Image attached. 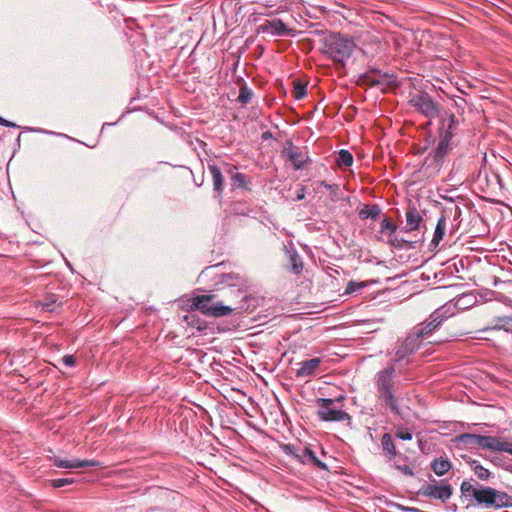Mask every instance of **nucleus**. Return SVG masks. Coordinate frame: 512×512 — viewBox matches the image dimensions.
Returning a JSON list of instances; mask_svg holds the SVG:
<instances>
[{
    "label": "nucleus",
    "mask_w": 512,
    "mask_h": 512,
    "mask_svg": "<svg viewBox=\"0 0 512 512\" xmlns=\"http://www.w3.org/2000/svg\"><path fill=\"white\" fill-rule=\"evenodd\" d=\"M491 328L510 332L512 330V318L509 316L496 317Z\"/></svg>",
    "instance_id": "27"
},
{
    "label": "nucleus",
    "mask_w": 512,
    "mask_h": 512,
    "mask_svg": "<svg viewBox=\"0 0 512 512\" xmlns=\"http://www.w3.org/2000/svg\"><path fill=\"white\" fill-rule=\"evenodd\" d=\"M439 137L440 140H446V142L452 143L451 140L454 137V135H452L451 132H444L439 130Z\"/></svg>",
    "instance_id": "45"
},
{
    "label": "nucleus",
    "mask_w": 512,
    "mask_h": 512,
    "mask_svg": "<svg viewBox=\"0 0 512 512\" xmlns=\"http://www.w3.org/2000/svg\"><path fill=\"white\" fill-rule=\"evenodd\" d=\"M478 435L471 433H464L459 436V441L469 447H477Z\"/></svg>",
    "instance_id": "37"
},
{
    "label": "nucleus",
    "mask_w": 512,
    "mask_h": 512,
    "mask_svg": "<svg viewBox=\"0 0 512 512\" xmlns=\"http://www.w3.org/2000/svg\"><path fill=\"white\" fill-rule=\"evenodd\" d=\"M441 316L439 313H431L429 318L422 323L417 324L412 329L420 336L422 340L429 338L434 331L441 325Z\"/></svg>",
    "instance_id": "10"
},
{
    "label": "nucleus",
    "mask_w": 512,
    "mask_h": 512,
    "mask_svg": "<svg viewBox=\"0 0 512 512\" xmlns=\"http://www.w3.org/2000/svg\"><path fill=\"white\" fill-rule=\"evenodd\" d=\"M62 361L63 363L66 365V366H69V367H73L75 366L76 364V359L73 355H65L63 358H62Z\"/></svg>",
    "instance_id": "44"
},
{
    "label": "nucleus",
    "mask_w": 512,
    "mask_h": 512,
    "mask_svg": "<svg viewBox=\"0 0 512 512\" xmlns=\"http://www.w3.org/2000/svg\"><path fill=\"white\" fill-rule=\"evenodd\" d=\"M307 94V85L301 80L296 79L293 81V97L296 100L304 98Z\"/></svg>",
    "instance_id": "28"
},
{
    "label": "nucleus",
    "mask_w": 512,
    "mask_h": 512,
    "mask_svg": "<svg viewBox=\"0 0 512 512\" xmlns=\"http://www.w3.org/2000/svg\"><path fill=\"white\" fill-rule=\"evenodd\" d=\"M50 460L55 467L62 469H78L87 467H97L100 465L99 462L95 460H65L60 458L59 456H53L50 458Z\"/></svg>",
    "instance_id": "11"
},
{
    "label": "nucleus",
    "mask_w": 512,
    "mask_h": 512,
    "mask_svg": "<svg viewBox=\"0 0 512 512\" xmlns=\"http://www.w3.org/2000/svg\"><path fill=\"white\" fill-rule=\"evenodd\" d=\"M388 243L397 249L409 248L411 246L410 240L400 238L398 236H390L388 239Z\"/></svg>",
    "instance_id": "32"
},
{
    "label": "nucleus",
    "mask_w": 512,
    "mask_h": 512,
    "mask_svg": "<svg viewBox=\"0 0 512 512\" xmlns=\"http://www.w3.org/2000/svg\"><path fill=\"white\" fill-rule=\"evenodd\" d=\"M262 137L264 139H268V138L272 137V134H271V132L267 131V132L263 133Z\"/></svg>",
    "instance_id": "52"
},
{
    "label": "nucleus",
    "mask_w": 512,
    "mask_h": 512,
    "mask_svg": "<svg viewBox=\"0 0 512 512\" xmlns=\"http://www.w3.org/2000/svg\"><path fill=\"white\" fill-rule=\"evenodd\" d=\"M380 214H381V209H380V207L377 204L365 205L359 211V217L362 220H365V219L376 220L379 217Z\"/></svg>",
    "instance_id": "24"
},
{
    "label": "nucleus",
    "mask_w": 512,
    "mask_h": 512,
    "mask_svg": "<svg viewBox=\"0 0 512 512\" xmlns=\"http://www.w3.org/2000/svg\"><path fill=\"white\" fill-rule=\"evenodd\" d=\"M319 186H322L330 191L332 201H338L340 199L339 192L340 187L338 184H329L325 181L317 182Z\"/></svg>",
    "instance_id": "31"
},
{
    "label": "nucleus",
    "mask_w": 512,
    "mask_h": 512,
    "mask_svg": "<svg viewBox=\"0 0 512 512\" xmlns=\"http://www.w3.org/2000/svg\"><path fill=\"white\" fill-rule=\"evenodd\" d=\"M282 452L288 456H291L293 458L296 459L297 457V454L299 452V449L297 446L293 445V444H282L280 446Z\"/></svg>",
    "instance_id": "40"
},
{
    "label": "nucleus",
    "mask_w": 512,
    "mask_h": 512,
    "mask_svg": "<svg viewBox=\"0 0 512 512\" xmlns=\"http://www.w3.org/2000/svg\"><path fill=\"white\" fill-rule=\"evenodd\" d=\"M340 167H350L353 164V156L348 150H340L336 159Z\"/></svg>",
    "instance_id": "29"
},
{
    "label": "nucleus",
    "mask_w": 512,
    "mask_h": 512,
    "mask_svg": "<svg viewBox=\"0 0 512 512\" xmlns=\"http://www.w3.org/2000/svg\"><path fill=\"white\" fill-rule=\"evenodd\" d=\"M433 313H439V316H441V323H443L455 314V305L445 304L436 309Z\"/></svg>",
    "instance_id": "30"
},
{
    "label": "nucleus",
    "mask_w": 512,
    "mask_h": 512,
    "mask_svg": "<svg viewBox=\"0 0 512 512\" xmlns=\"http://www.w3.org/2000/svg\"><path fill=\"white\" fill-rule=\"evenodd\" d=\"M304 197H305V191H304V188L302 187L300 189V192H298L296 199L298 201H300V200L304 199Z\"/></svg>",
    "instance_id": "50"
},
{
    "label": "nucleus",
    "mask_w": 512,
    "mask_h": 512,
    "mask_svg": "<svg viewBox=\"0 0 512 512\" xmlns=\"http://www.w3.org/2000/svg\"><path fill=\"white\" fill-rule=\"evenodd\" d=\"M445 229H446V218L444 215H442L437 221L435 231H434V236L431 241V245H433L434 247L438 246V244L440 243V241L443 239V237L445 235Z\"/></svg>",
    "instance_id": "26"
},
{
    "label": "nucleus",
    "mask_w": 512,
    "mask_h": 512,
    "mask_svg": "<svg viewBox=\"0 0 512 512\" xmlns=\"http://www.w3.org/2000/svg\"><path fill=\"white\" fill-rule=\"evenodd\" d=\"M0 125L5 127H17V125L13 122H10L0 116Z\"/></svg>",
    "instance_id": "48"
},
{
    "label": "nucleus",
    "mask_w": 512,
    "mask_h": 512,
    "mask_svg": "<svg viewBox=\"0 0 512 512\" xmlns=\"http://www.w3.org/2000/svg\"><path fill=\"white\" fill-rule=\"evenodd\" d=\"M401 458H402L405 462H407V461H408V457H407V456H402Z\"/></svg>",
    "instance_id": "54"
},
{
    "label": "nucleus",
    "mask_w": 512,
    "mask_h": 512,
    "mask_svg": "<svg viewBox=\"0 0 512 512\" xmlns=\"http://www.w3.org/2000/svg\"><path fill=\"white\" fill-rule=\"evenodd\" d=\"M395 82L393 74L382 72L376 68H371L364 74L360 75L358 84L369 86L391 85Z\"/></svg>",
    "instance_id": "8"
},
{
    "label": "nucleus",
    "mask_w": 512,
    "mask_h": 512,
    "mask_svg": "<svg viewBox=\"0 0 512 512\" xmlns=\"http://www.w3.org/2000/svg\"><path fill=\"white\" fill-rule=\"evenodd\" d=\"M405 232H412L416 230H426V225L423 222V218L420 214V212L414 207L409 206L405 213Z\"/></svg>",
    "instance_id": "13"
},
{
    "label": "nucleus",
    "mask_w": 512,
    "mask_h": 512,
    "mask_svg": "<svg viewBox=\"0 0 512 512\" xmlns=\"http://www.w3.org/2000/svg\"><path fill=\"white\" fill-rule=\"evenodd\" d=\"M343 396L335 399L318 398L316 400L317 416L320 420L325 422H343L350 420V415L342 409Z\"/></svg>",
    "instance_id": "3"
},
{
    "label": "nucleus",
    "mask_w": 512,
    "mask_h": 512,
    "mask_svg": "<svg viewBox=\"0 0 512 512\" xmlns=\"http://www.w3.org/2000/svg\"><path fill=\"white\" fill-rule=\"evenodd\" d=\"M53 303H54V301H52V302L47 301V302L42 303V309L44 311H48V312L53 311Z\"/></svg>",
    "instance_id": "49"
},
{
    "label": "nucleus",
    "mask_w": 512,
    "mask_h": 512,
    "mask_svg": "<svg viewBox=\"0 0 512 512\" xmlns=\"http://www.w3.org/2000/svg\"><path fill=\"white\" fill-rule=\"evenodd\" d=\"M321 362V358L318 357L302 361L300 363V368L296 370L295 376L297 378H306L314 375Z\"/></svg>",
    "instance_id": "16"
},
{
    "label": "nucleus",
    "mask_w": 512,
    "mask_h": 512,
    "mask_svg": "<svg viewBox=\"0 0 512 512\" xmlns=\"http://www.w3.org/2000/svg\"><path fill=\"white\" fill-rule=\"evenodd\" d=\"M287 156L296 170L301 169L309 159L305 148H299L291 143L287 148Z\"/></svg>",
    "instance_id": "15"
},
{
    "label": "nucleus",
    "mask_w": 512,
    "mask_h": 512,
    "mask_svg": "<svg viewBox=\"0 0 512 512\" xmlns=\"http://www.w3.org/2000/svg\"><path fill=\"white\" fill-rule=\"evenodd\" d=\"M75 481L72 478H58L49 480V484L53 488H60L66 485L73 484Z\"/></svg>",
    "instance_id": "39"
},
{
    "label": "nucleus",
    "mask_w": 512,
    "mask_h": 512,
    "mask_svg": "<svg viewBox=\"0 0 512 512\" xmlns=\"http://www.w3.org/2000/svg\"><path fill=\"white\" fill-rule=\"evenodd\" d=\"M417 494L418 496L446 503L453 494V488L447 480L438 481L432 478L428 482L422 484Z\"/></svg>",
    "instance_id": "4"
},
{
    "label": "nucleus",
    "mask_w": 512,
    "mask_h": 512,
    "mask_svg": "<svg viewBox=\"0 0 512 512\" xmlns=\"http://www.w3.org/2000/svg\"><path fill=\"white\" fill-rule=\"evenodd\" d=\"M365 287H366V283H364V282L349 281L346 286L344 294L350 295L355 292L361 291Z\"/></svg>",
    "instance_id": "38"
},
{
    "label": "nucleus",
    "mask_w": 512,
    "mask_h": 512,
    "mask_svg": "<svg viewBox=\"0 0 512 512\" xmlns=\"http://www.w3.org/2000/svg\"><path fill=\"white\" fill-rule=\"evenodd\" d=\"M409 103L419 113L430 120L442 114L440 104L425 91H419L412 95Z\"/></svg>",
    "instance_id": "6"
},
{
    "label": "nucleus",
    "mask_w": 512,
    "mask_h": 512,
    "mask_svg": "<svg viewBox=\"0 0 512 512\" xmlns=\"http://www.w3.org/2000/svg\"><path fill=\"white\" fill-rule=\"evenodd\" d=\"M439 117L441 123L439 130L444 132H451L452 135H455L458 124L455 115L453 113H444Z\"/></svg>",
    "instance_id": "21"
},
{
    "label": "nucleus",
    "mask_w": 512,
    "mask_h": 512,
    "mask_svg": "<svg viewBox=\"0 0 512 512\" xmlns=\"http://www.w3.org/2000/svg\"><path fill=\"white\" fill-rule=\"evenodd\" d=\"M208 170L212 176L213 190L218 197H221L224 190V177L221 169L215 164H208Z\"/></svg>",
    "instance_id": "17"
},
{
    "label": "nucleus",
    "mask_w": 512,
    "mask_h": 512,
    "mask_svg": "<svg viewBox=\"0 0 512 512\" xmlns=\"http://www.w3.org/2000/svg\"><path fill=\"white\" fill-rule=\"evenodd\" d=\"M215 295H199L193 298L191 307L201 311L203 314L212 317H221L231 314L236 308L223 305L221 302L212 303L215 299Z\"/></svg>",
    "instance_id": "5"
},
{
    "label": "nucleus",
    "mask_w": 512,
    "mask_h": 512,
    "mask_svg": "<svg viewBox=\"0 0 512 512\" xmlns=\"http://www.w3.org/2000/svg\"><path fill=\"white\" fill-rule=\"evenodd\" d=\"M481 486L479 483L475 485L471 484L468 481H463L461 484V493L464 497L470 498V500H476L477 493H479Z\"/></svg>",
    "instance_id": "25"
},
{
    "label": "nucleus",
    "mask_w": 512,
    "mask_h": 512,
    "mask_svg": "<svg viewBox=\"0 0 512 512\" xmlns=\"http://www.w3.org/2000/svg\"><path fill=\"white\" fill-rule=\"evenodd\" d=\"M381 449L382 453L387 459V461H393L395 460L398 452L396 449V446L394 444V441L392 439L391 434L384 433L381 438Z\"/></svg>",
    "instance_id": "19"
},
{
    "label": "nucleus",
    "mask_w": 512,
    "mask_h": 512,
    "mask_svg": "<svg viewBox=\"0 0 512 512\" xmlns=\"http://www.w3.org/2000/svg\"><path fill=\"white\" fill-rule=\"evenodd\" d=\"M466 297H467V296H464V297H462L461 299H458L457 304H459V302H461V300H462V299H464V298H466Z\"/></svg>",
    "instance_id": "55"
},
{
    "label": "nucleus",
    "mask_w": 512,
    "mask_h": 512,
    "mask_svg": "<svg viewBox=\"0 0 512 512\" xmlns=\"http://www.w3.org/2000/svg\"><path fill=\"white\" fill-rule=\"evenodd\" d=\"M397 231V226L391 222L389 218H384L381 222V230L382 234H388V236H393Z\"/></svg>",
    "instance_id": "33"
},
{
    "label": "nucleus",
    "mask_w": 512,
    "mask_h": 512,
    "mask_svg": "<svg viewBox=\"0 0 512 512\" xmlns=\"http://www.w3.org/2000/svg\"><path fill=\"white\" fill-rule=\"evenodd\" d=\"M452 150V143L446 142V140H440L436 149L434 150V161L438 164H442L444 162L447 154Z\"/></svg>",
    "instance_id": "22"
},
{
    "label": "nucleus",
    "mask_w": 512,
    "mask_h": 512,
    "mask_svg": "<svg viewBox=\"0 0 512 512\" xmlns=\"http://www.w3.org/2000/svg\"><path fill=\"white\" fill-rule=\"evenodd\" d=\"M234 280H239L237 274H221L218 283L225 284L227 286H235L236 284L233 282Z\"/></svg>",
    "instance_id": "41"
},
{
    "label": "nucleus",
    "mask_w": 512,
    "mask_h": 512,
    "mask_svg": "<svg viewBox=\"0 0 512 512\" xmlns=\"http://www.w3.org/2000/svg\"><path fill=\"white\" fill-rule=\"evenodd\" d=\"M216 267L217 266L207 267L205 270L202 271L201 276L207 274L208 272H210L211 270L215 269Z\"/></svg>",
    "instance_id": "51"
},
{
    "label": "nucleus",
    "mask_w": 512,
    "mask_h": 512,
    "mask_svg": "<svg viewBox=\"0 0 512 512\" xmlns=\"http://www.w3.org/2000/svg\"><path fill=\"white\" fill-rule=\"evenodd\" d=\"M395 435L397 438L405 441L412 440L413 434L406 428L398 427L395 431Z\"/></svg>",
    "instance_id": "42"
},
{
    "label": "nucleus",
    "mask_w": 512,
    "mask_h": 512,
    "mask_svg": "<svg viewBox=\"0 0 512 512\" xmlns=\"http://www.w3.org/2000/svg\"><path fill=\"white\" fill-rule=\"evenodd\" d=\"M258 32L271 33L275 36H294V30L286 26V24L278 18L266 20L258 26Z\"/></svg>",
    "instance_id": "9"
},
{
    "label": "nucleus",
    "mask_w": 512,
    "mask_h": 512,
    "mask_svg": "<svg viewBox=\"0 0 512 512\" xmlns=\"http://www.w3.org/2000/svg\"><path fill=\"white\" fill-rule=\"evenodd\" d=\"M493 176H494V178L497 180V182L499 183V185L501 186V185H502V183H501V178L499 177V175L494 174Z\"/></svg>",
    "instance_id": "53"
},
{
    "label": "nucleus",
    "mask_w": 512,
    "mask_h": 512,
    "mask_svg": "<svg viewBox=\"0 0 512 512\" xmlns=\"http://www.w3.org/2000/svg\"><path fill=\"white\" fill-rule=\"evenodd\" d=\"M226 173L231 176V187L232 189H245L250 190L251 179L243 173L237 172V167L229 164H225Z\"/></svg>",
    "instance_id": "14"
},
{
    "label": "nucleus",
    "mask_w": 512,
    "mask_h": 512,
    "mask_svg": "<svg viewBox=\"0 0 512 512\" xmlns=\"http://www.w3.org/2000/svg\"><path fill=\"white\" fill-rule=\"evenodd\" d=\"M296 460L302 464H307V455L305 454V448L302 450L299 449Z\"/></svg>",
    "instance_id": "46"
},
{
    "label": "nucleus",
    "mask_w": 512,
    "mask_h": 512,
    "mask_svg": "<svg viewBox=\"0 0 512 512\" xmlns=\"http://www.w3.org/2000/svg\"><path fill=\"white\" fill-rule=\"evenodd\" d=\"M512 497L504 492H499L491 487L481 486L477 493L476 503L484 505L487 508H501L512 505Z\"/></svg>",
    "instance_id": "7"
},
{
    "label": "nucleus",
    "mask_w": 512,
    "mask_h": 512,
    "mask_svg": "<svg viewBox=\"0 0 512 512\" xmlns=\"http://www.w3.org/2000/svg\"><path fill=\"white\" fill-rule=\"evenodd\" d=\"M476 181L478 183H482L483 181H488V178H487V172L486 171H480L477 178H476Z\"/></svg>",
    "instance_id": "47"
},
{
    "label": "nucleus",
    "mask_w": 512,
    "mask_h": 512,
    "mask_svg": "<svg viewBox=\"0 0 512 512\" xmlns=\"http://www.w3.org/2000/svg\"><path fill=\"white\" fill-rule=\"evenodd\" d=\"M322 44V53L341 66L345 65L356 47L352 38L341 33H329L323 38Z\"/></svg>",
    "instance_id": "2"
},
{
    "label": "nucleus",
    "mask_w": 512,
    "mask_h": 512,
    "mask_svg": "<svg viewBox=\"0 0 512 512\" xmlns=\"http://www.w3.org/2000/svg\"><path fill=\"white\" fill-rule=\"evenodd\" d=\"M423 340L413 330L408 333L406 338L400 343L395 352L391 363L384 369L378 371L374 377L376 388V397L379 405L390 410L394 415H400L399 396L395 388V363L403 361L408 356L414 354L421 346Z\"/></svg>",
    "instance_id": "1"
},
{
    "label": "nucleus",
    "mask_w": 512,
    "mask_h": 512,
    "mask_svg": "<svg viewBox=\"0 0 512 512\" xmlns=\"http://www.w3.org/2000/svg\"><path fill=\"white\" fill-rule=\"evenodd\" d=\"M305 454L307 455V463H311L314 466L322 468V469L327 468L326 464H324L317 458V456L315 455V453L313 452V450L311 448L305 447Z\"/></svg>",
    "instance_id": "35"
},
{
    "label": "nucleus",
    "mask_w": 512,
    "mask_h": 512,
    "mask_svg": "<svg viewBox=\"0 0 512 512\" xmlns=\"http://www.w3.org/2000/svg\"><path fill=\"white\" fill-rule=\"evenodd\" d=\"M493 284L497 290L493 291L495 298L505 304L510 302L509 295H506V288L510 287V280H502L499 276H493Z\"/></svg>",
    "instance_id": "18"
},
{
    "label": "nucleus",
    "mask_w": 512,
    "mask_h": 512,
    "mask_svg": "<svg viewBox=\"0 0 512 512\" xmlns=\"http://www.w3.org/2000/svg\"><path fill=\"white\" fill-rule=\"evenodd\" d=\"M252 96H253V92L250 88H248L246 85H243L240 87L238 101L241 104H243V105L248 104L251 101Z\"/></svg>",
    "instance_id": "34"
},
{
    "label": "nucleus",
    "mask_w": 512,
    "mask_h": 512,
    "mask_svg": "<svg viewBox=\"0 0 512 512\" xmlns=\"http://www.w3.org/2000/svg\"><path fill=\"white\" fill-rule=\"evenodd\" d=\"M394 467L405 476H414V470L408 464H399L398 462H395Z\"/></svg>",
    "instance_id": "43"
},
{
    "label": "nucleus",
    "mask_w": 512,
    "mask_h": 512,
    "mask_svg": "<svg viewBox=\"0 0 512 512\" xmlns=\"http://www.w3.org/2000/svg\"><path fill=\"white\" fill-rule=\"evenodd\" d=\"M286 252L289 256V271L295 275L302 273L304 264L301 256L294 247L286 248Z\"/></svg>",
    "instance_id": "20"
},
{
    "label": "nucleus",
    "mask_w": 512,
    "mask_h": 512,
    "mask_svg": "<svg viewBox=\"0 0 512 512\" xmlns=\"http://www.w3.org/2000/svg\"><path fill=\"white\" fill-rule=\"evenodd\" d=\"M471 467L479 479L487 480L489 478L490 472L481 466L477 461H473L471 463Z\"/></svg>",
    "instance_id": "36"
},
{
    "label": "nucleus",
    "mask_w": 512,
    "mask_h": 512,
    "mask_svg": "<svg viewBox=\"0 0 512 512\" xmlns=\"http://www.w3.org/2000/svg\"><path fill=\"white\" fill-rule=\"evenodd\" d=\"M431 468L437 476H444L452 468V464L447 458L439 457L432 461Z\"/></svg>",
    "instance_id": "23"
},
{
    "label": "nucleus",
    "mask_w": 512,
    "mask_h": 512,
    "mask_svg": "<svg viewBox=\"0 0 512 512\" xmlns=\"http://www.w3.org/2000/svg\"><path fill=\"white\" fill-rule=\"evenodd\" d=\"M477 447L494 451H505L512 454V443L502 442L496 437L478 435Z\"/></svg>",
    "instance_id": "12"
}]
</instances>
